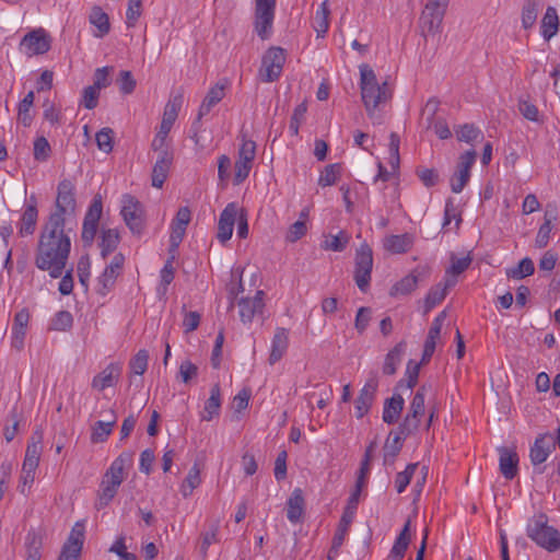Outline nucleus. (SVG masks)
Listing matches in <instances>:
<instances>
[{
	"instance_id": "nucleus-1",
	"label": "nucleus",
	"mask_w": 560,
	"mask_h": 560,
	"mask_svg": "<svg viewBox=\"0 0 560 560\" xmlns=\"http://www.w3.org/2000/svg\"><path fill=\"white\" fill-rule=\"evenodd\" d=\"M72 229L66 230V224L59 219H46L42 225L35 250L34 264L42 271H47L54 278L63 273L71 252Z\"/></svg>"
},
{
	"instance_id": "nucleus-2",
	"label": "nucleus",
	"mask_w": 560,
	"mask_h": 560,
	"mask_svg": "<svg viewBox=\"0 0 560 560\" xmlns=\"http://www.w3.org/2000/svg\"><path fill=\"white\" fill-rule=\"evenodd\" d=\"M360 77L362 102L368 115L373 117L375 109L383 103H386L392 97V94L387 82L385 81L380 84L373 69L369 65L360 66Z\"/></svg>"
},
{
	"instance_id": "nucleus-3",
	"label": "nucleus",
	"mask_w": 560,
	"mask_h": 560,
	"mask_svg": "<svg viewBox=\"0 0 560 560\" xmlns=\"http://www.w3.org/2000/svg\"><path fill=\"white\" fill-rule=\"evenodd\" d=\"M526 533L538 546L550 552L560 549V533L548 525V518L545 514L532 518L527 524Z\"/></svg>"
},
{
	"instance_id": "nucleus-4",
	"label": "nucleus",
	"mask_w": 560,
	"mask_h": 560,
	"mask_svg": "<svg viewBox=\"0 0 560 560\" xmlns=\"http://www.w3.org/2000/svg\"><path fill=\"white\" fill-rule=\"evenodd\" d=\"M77 209L75 187L70 179H62L57 186V197L55 201V210L47 219L58 218L61 223L66 224L67 218L74 215Z\"/></svg>"
},
{
	"instance_id": "nucleus-5",
	"label": "nucleus",
	"mask_w": 560,
	"mask_h": 560,
	"mask_svg": "<svg viewBox=\"0 0 560 560\" xmlns=\"http://www.w3.org/2000/svg\"><path fill=\"white\" fill-rule=\"evenodd\" d=\"M254 30L260 39H269L272 35L277 0H254Z\"/></svg>"
},
{
	"instance_id": "nucleus-6",
	"label": "nucleus",
	"mask_w": 560,
	"mask_h": 560,
	"mask_svg": "<svg viewBox=\"0 0 560 560\" xmlns=\"http://www.w3.org/2000/svg\"><path fill=\"white\" fill-rule=\"evenodd\" d=\"M372 270L373 252L369 244L363 243L357 249L353 271L354 282L363 293H366L370 288Z\"/></svg>"
},
{
	"instance_id": "nucleus-7",
	"label": "nucleus",
	"mask_w": 560,
	"mask_h": 560,
	"mask_svg": "<svg viewBox=\"0 0 560 560\" xmlns=\"http://www.w3.org/2000/svg\"><path fill=\"white\" fill-rule=\"evenodd\" d=\"M448 3L450 0L428 1L420 16V26L423 33L436 34L441 31Z\"/></svg>"
},
{
	"instance_id": "nucleus-8",
	"label": "nucleus",
	"mask_w": 560,
	"mask_h": 560,
	"mask_svg": "<svg viewBox=\"0 0 560 560\" xmlns=\"http://www.w3.org/2000/svg\"><path fill=\"white\" fill-rule=\"evenodd\" d=\"M183 93H178L172 96V98L166 103L163 113V118L160 125V130L158 131L151 143L152 149H159L165 144L167 135L171 131L172 126L178 116V112L183 105Z\"/></svg>"
},
{
	"instance_id": "nucleus-9",
	"label": "nucleus",
	"mask_w": 560,
	"mask_h": 560,
	"mask_svg": "<svg viewBox=\"0 0 560 560\" xmlns=\"http://www.w3.org/2000/svg\"><path fill=\"white\" fill-rule=\"evenodd\" d=\"M121 202L120 213L126 225L133 234L141 235L145 226L143 206L136 197L128 194L122 196Z\"/></svg>"
},
{
	"instance_id": "nucleus-10",
	"label": "nucleus",
	"mask_w": 560,
	"mask_h": 560,
	"mask_svg": "<svg viewBox=\"0 0 560 560\" xmlns=\"http://www.w3.org/2000/svg\"><path fill=\"white\" fill-rule=\"evenodd\" d=\"M556 450V442L552 434L539 433L534 444L529 450V459L532 465L534 466L535 472L542 474L546 469L545 466H541L549 457V455Z\"/></svg>"
},
{
	"instance_id": "nucleus-11",
	"label": "nucleus",
	"mask_w": 560,
	"mask_h": 560,
	"mask_svg": "<svg viewBox=\"0 0 560 560\" xmlns=\"http://www.w3.org/2000/svg\"><path fill=\"white\" fill-rule=\"evenodd\" d=\"M285 61L284 49L281 47H271L262 57L260 77L264 82H273L278 80L282 72Z\"/></svg>"
},
{
	"instance_id": "nucleus-12",
	"label": "nucleus",
	"mask_w": 560,
	"mask_h": 560,
	"mask_svg": "<svg viewBox=\"0 0 560 560\" xmlns=\"http://www.w3.org/2000/svg\"><path fill=\"white\" fill-rule=\"evenodd\" d=\"M255 155L256 143L252 140H244L238 150V158L234 164V185L242 184L248 177Z\"/></svg>"
},
{
	"instance_id": "nucleus-13",
	"label": "nucleus",
	"mask_w": 560,
	"mask_h": 560,
	"mask_svg": "<svg viewBox=\"0 0 560 560\" xmlns=\"http://www.w3.org/2000/svg\"><path fill=\"white\" fill-rule=\"evenodd\" d=\"M51 46L50 36L44 28L28 32L20 43V49L27 56L46 54Z\"/></svg>"
},
{
	"instance_id": "nucleus-14",
	"label": "nucleus",
	"mask_w": 560,
	"mask_h": 560,
	"mask_svg": "<svg viewBox=\"0 0 560 560\" xmlns=\"http://www.w3.org/2000/svg\"><path fill=\"white\" fill-rule=\"evenodd\" d=\"M103 211L101 197H95L90 205L82 226L81 238L85 246H91L97 232L98 221Z\"/></svg>"
},
{
	"instance_id": "nucleus-15",
	"label": "nucleus",
	"mask_w": 560,
	"mask_h": 560,
	"mask_svg": "<svg viewBox=\"0 0 560 560\" xmlns=\"http://www.w3.org/2000/svg\"><path fill=\"white\" fill-rule=\"evenodd\" d=\"M378 388V380L375 374H372L364 386L360 389L358 397L354 400L355 417L363 418L369 413L376 396Z\"/></svg>"
},
{
	"instance_id": "nucleus-16",
	"label": "nucleus",
	"mask_w": 560,
	"mask_h": 560,
	"mask_svg": "<svg viewBox=\"0 0 560 560\" xmlns=\"http://www.w3.org/2000/svg\"><path fill=\"white\" fill-rule=\"evenodd\" d=\"M125 262V256L117 253L110 264L104 269L103 273L97 279V293L106 295L115 285L116 279L119 276Z\"/></svg>"
},
{
	"instance_id": "nucleus-17",
	"label": "nucleus",
	"mask_w": 560,
	"mask_h": 560,
	"mask_svg": "<svg viewBox=\"0 0 560 560\" xmlns=\"http://www.w3.org/2000/svg\"><path fill=\"white\" fill-rule=\"evenodd\" d=\"M430 276L428 267H417L409 275L397 281L389 291L390 296L407 295L416 290L418 282Z\"/></svg>"
},
{
	"instance_id": "nucleus-18",
	"label": "nucleus",
	"mask_w": 560,
	"mask_h": 560,
	"mask_svg": "<svg viewBox=\"0 0 560 560\" xmlns=\"http://www.w3.org/2000/svg\"><path fill=\"white\" fill-rule=\"evenodd\" d=\"M191 220V211L188 207H180L172 221L170 235V252H176L182 243L187 225Z\"/></svg>"
},
{
	"instance_id": "nucleus-19",
	"label": "nucleus",
	"mask_w": 560,
	"mask_h": 560,
	"mask_svg": "<svg viewBox=\"0 0 560 560\" xmlns=\"http://www.w3.org/2000/svg\"><path fill=\"white\" fill-rule=\"evenodd\" d=\"M265 292L261 290L256 291L254 298L240 299L238 315L244 324L252 323L255 315L261 314L265 307L264 302Z\"/></svg>"
},
{
	"instance_id": "nucleus-20",
	"label": "nucleus",
	"mask_w": 560,
	"mask_h": 560,
	"mask_svg": "<svg viewBox=\"0 0 560 560\" xmlns=\"http://www.w3.org/2000/svg\"><path fill=\"white\" fill-rule=\"evenodd\" d=\"M238 212L235 202L228 203L220 214L218 223V238L222 243L229 241L233 234L234 222Z\"/></svg>"
},
{
	"instance_id": "nucleus-21",
	"label": "nucleus",
	"mask_w": 560,
	"mask_h": 560,
	"mask_svg": "<svg viewBox=\"0 0 560 560\" xmlns=\"http://www.w3.org/2000/svg\"><path fill=\"white\" fill-rule=\"evenodd\" d=\"M28 319L30 314L25 308L18 312L14 316L11 346L18 351H21L24 347Z\"/></svg>"
},
{
	"instance_id": "nucleus-22",
	"label": "nucleus",
	"mask_w": 560,
	"mask_h": 560,
	"mask_svg": "<svg viewBox=\"0 0 560 560\" xmlns=\"http://www.w3.org/2000/svg\"><path fill=\"white\" fill-rule=\"evenodd\" d=\"M42 433L36 431L27 444L25 458L22 466L23 470L35 471L38 467L42 454Z\"/></svg>"
},
{
	"instance_id": "nucleus-23",
	"label": "nucleus",
	"mask_w": 560,
	"mask_h": 560,
	"mask_svg": "<svg viewBox=\"0 0 560 560\" xmlns=\"http://www.w3.org/2000/svg\"><path fill=\"white\" fill-rule=\"evenodd\" d=\"M357 508H358V505H354V508L351 509L350 498H349L347 506L345 508L343 514L340 520L339 529L332 538V545L328 552L329 560H331L337 555L339 547L342 545L345 530L347 529L349 524L352 522L353 516L357 511Z\"/></svg>"
},
{
	"instance_id": "nucleus-24",
	"label": "nucleus",
	"mask_w": 560,
	"mask_h": 560,
	"mask_svg": "<svg viewBox=\"0 0 560 560\" xmlns=\"http://www.w3.org/2000/svg\"><path fill=\"white\" fill-rule=\"evenodd\" d=\"M499 454L500 472L505 479L512 480L517 475L518 455L508 447H501Z\"/></svg>"
},
{
	"instance_id": "nucleus-25",
	"label": "nucleus",
	"mask_w": 560,
	"mask_h": 560,
	"mask_svg": "<svg viewBox=\"0 0 560 560\" xmlns=\"http://www.w3.org/2000/svg\"><path fill=\"white\" fill-rule=\"evenodd\" d=\"M121 373V366L118 363L108 364L102 372L94 376L92 387L97 390H104L114 386Z\"/></svg>"
},
{
	"instance_id": "nucleus-26",
	"label": "nucleus",
	"mask_w": 560,
	"mask_h": 560,
	"mask_svg": "<svg viewBox=\"0 0 560 560\" xmlns=\"http://www.w3.org/2000/svg\"><path fill=\"white\" fill-rule=\"evenodd\" d=\"M305 508V500L301 488H295L287 502V517L292 524L302 521Z\"/></svg>"
},
{
	"instance_id": "nucleus-27",
	"label": "nucleus",
	"mask_w": 560,
	"mask_h": 560,
	"mask_svg": "<svg viewBox=\"0 0 560 560\" xmlns=\"http://www.w3.org/2000/svg\"><path fill=\"white\" fill-rule=\"evenodd\" d=\"M37 219L38 210L36 199L32 196L22 214L19 234L21 236L32 235L35 232Z\"/></svg>"
},
{
	"instance_id": "nucleus-28",
	"label": "nucleus",
	"mask_w": 560,
	"mask_h": 560,
	"mask_svg": "<svg viewBox=\"0 0 560 560\" xmlns=\"http://www.w3.org/2000/svg\"><path fill=\"white\" fill-rule=\"evenodd\" d=\"M132 452H122L114 462L110 464L109 468L106 470L104 477L110 479V481H116L117 483H122L125 479V467L132 463Z\"/></svg>"
},
{
	"instance_id": "nucleus-29",
	"label": "nucleus",
	"mask_w": 560,
	"mask_h": 560,
	"mask_svg": "<svg viewBox=\"0 0 560 560\" xmlns=\"http://www.w3.org/2000/svg\"><path fill=\"white\" fill-rule=\"evenodd\" d=\"M289 346V332L283 327H278L276 329L275 336L272 338L271 351L269 355V363L273 365L278 362L283 354L287 352Z\"/></svg>"
},
{
	"instance_id": "nucleus-30",
	"label": "nucleus",
	"mask_w": 560,
	"mask_h": 560,
	"mask_svg": "<svg viewBox=\"0 0 560 560\" xmlns=\"http://www.w3.org/2000/svg\"><path fill=\"white\" fill-rule=\"evenodd\" d=\"M410 527H411V520L408 518L400 530L399 535L396 537L394 545L392 547L389 557L393 560H402L406 553V550L408 549V546L411 540L410 535Z\"/></svg>"
},
{
	"instance_id": "nucleus-31",
	"label": "nucleus",
	"mask_w": 560,
	"mask_h": 560,
	"mask_svg": "<svg viewBox=\"0 0 560 560\" xmlns=\"http://www.w3.org/2000/svg\"><path fill=\"white\" fill-rule=\"evenodd\" d=\"M405 400L400 394H394L384 402L383 421L387 424L397 422L404 409Z\"/></svg>"
},
{
	"instance_id": "nucleus-32",
	"label": "nucleus",
	"mask_w": 560,
	"mask_h": 560,
	"mask_svg": "<svg viewBox=\"0 0 560 560\" xmlns=\"http://www.w3.org/2000/svg\"><path fill=\"white\" fill-rule=\"evenodd\" d=\"M90 23L96 28L93 35L97 38H103L110 31V23L107 13L103 11V9L98 5H94L91 9V13L89 15Z\"/></svg>"
},
{
	"instance_id": "nucleus-33",
	"label": "nucleus",
	"mask_w": 560,
	"mask_h": 560,
	"mask_svg": "<svg viewBox=\"0 0 560 560\" xmlns=\"http://www.w3.org/2000/svg\"><path fill=\"white\" fill-rule=\"evenodd\" d=\"M413 245L412 235L405 233L400 235H390L384 242V248L393 254H405Z\"/></svg>"
},
{
	"instance_id": "nucleus-34",
	"label": "nucleus",
	"mask_w": 560,
	"mask_h": 560,
	"mask_svg": "<svg viewBox=\"0 0 560 560\" xmlns=\"http://www.w3.org/2000/svg\"><path fill=\"white\" fill-rule=\"evenodd\" d=\"M541 35L545 40L549 42L559 30V16L556 8L548 7L542 16L540 24Z\"/></svg>"
},
{
	"instance_id": "nucleus-35",
	"label": "nucleus",
	"mask_w": 560,
	"mask_h": 560,
	"mask_svg": "<svg viewBox=\"0 0 560 560\" xmlns=\"http://www.w3.org/2000/svg\"><path fill=\"white\" fill-rule=\"evenodd\" d=\"M406 351V342H398L385 357L383 364V373L385 375H394L398 365L401 362L402 355Z\"/></svg>"
},
{
	"instance_id": "nucleus-36",
	"label": "nucleus",
	"mask_w": 560,
	"mask_h": 560,
	"mask_svg": "<svg viewBox=\"0 0 560 560\" xmlns=\"http://www.w3.org/2000/svg\"><path fill=\"white\" fill-rule=\"evenodd\" d=\"M221 407V389L219 384H214L210 390V397L205 402L202 420L210 421L218 416Z\"/></svg>"
},
{
	"instance_id": "nucleus-37",
	"label": "nucleus",
	"mask_w": 560,
	"mask_h": 560,
	"mask_svg": "<svg viewBox=\"0 0 560 560\" xmlns=\"http://www.w3.org/2000/svg\"><path fill=\"white\" fill-rule=\"evenodd\" d=\"M26 559L40 560L43 548V536L35 529L27 532L25 537Z\"/></svg>"
},
{
	"instance_id": "nucleus-38",
	"label": "nucleus",
	"mask_w": 560,
	"mask_h": 560,
	"mask_svg": "<svg viewBox=\"0 0 560 560\" xmlns=\"http://www.w3.org/2000/svg\"><path fill=\"white\" fill-rule=\"evenodd\" d=\"M120 485L121 483H117L116 481H110V479L103 477V480L100 485V490H98V500L96 503L97 509L105 508L109 504V502L116 495Z\"/></svg>"
},
{
	"instance_id": "nucleus-39",
	"label": "nucleus",
	"mask_w": 560,
	"mask_h": 560,
	"mask_svg": "<svg viewBox=\"0 0 560 560\" xmlns=\"http://www.w3.org/2000/svg\"><path fill=\"white\" fill-rule=\"evenodd\" d=\"M110 413L113 418L108 421H96L94 425L92 427V433H91V442L92 443H103L105 442L108 436L110 435L113 428L116 424V416L114 415V411L110 410Z\"/></svg>"
},
{
	"instance_id": "nucleus-40",
	"label": "nucleus",
	"mask_w": 560,
	"mask_h": 560,
	"mask_svg": "<svg viewBox=\"0 0 560 560\" xmlns=\"http://www.w3.org/2000/svg\"><path fill=\"white\" fill-rule=\"evenodd\" d=\"M119 233L116 229L103 230L101 234L100 248L102 258H106L116 250L119 244Z\"/></svg>"
},
{
	"instance_id": "nucleus-41",
	"label": "nucleus",
	"mask_w": 560,
	"mask_h": 560,
	"mask_svg": "<svg viewBox=\"0 0 560 560\" xmlns=\"http://www.w3.org/2000/svg\"><path fill=\"white\" fill-rule=\"evenodd\" d=\"M431 388V385L423 384L421 385L418 390L416 392L411 402H410V410L407 413V416L419 419L424 413V400H425V394L428 389Z\"/></svg>"
},
{
	"instance_id": "nucleus-42",
	"label": "nucleus",
	"mask_w": 560,
	"mask_h": 560,
	"mask_svg": "<svg viewBox=\"0 0 560 560\" xmlns=\"http://www.w3.org/2000/svg\"><path fill=\"white\" fill-rule=\"evenodd\" d=\"M369 472H370V464H368L366 460H362L360 469H359V475H358V478L355 481V488L349 497L351 509H353L354 505L359 504L361 491H362V488L366 483V476L369 475Z\"/></svg>"
},
{
	"instance_id": "nucleus-43",
	"label": "nucleus",
	"mask_w": 560,
	"mask_h": 560,
	"mask_svg": "<svg viewBox=\"0 0 560 560\" xmlns=\"http://www.w3.org/2000/svg\"><path fill=\"white\" fill-rule=\"evenodd\" d=\"M539 0H525L522 8V26L528 30L537 20Z\"/></svg>"
},
{
	"instance_id": "nucleus-44",
	"label": "nucleus",
	"mask_w": 560,
	"mask_h": 560,
	"mask_svg": "<svg viewBox=\"0 0 560 560\" xmlns=\"http://www.w3.org/2000/svg\"><path fill=\"white\" fill-rule=\"evenodd\" d=\"M220 528V521H213L209 524L207 532L201 533L200 555L205 559L208 555V549L211 544L218 541V532Z\"/></svg>"
},
{
	"instance_id": "nucleus-45",
	"label": "nucleus",
	"mask_w": 560,
	"mask_h": 560,
	"mask_svg": "<svg viewBox=\"0 0 560 560\" xmlns=\"http://www.w3.org/2000/svg\"><path fill=\"white\" fill-rule=\"evenodd\" d=\"M393 431L389 433L385 445H384V460L385 463L388 462L390 458L392 462L396 458V456L400 453L404 440L400 435H393Z\"/></svg>"
},
{
	"instance_id": "nucleus-46",
	"label": "nucleus",
	"mask_w": 560,
	"mask_h": 560,
	"mask_svg": "<svg viewBox=\"0 0 560 560\" xmlns=\"http://www.w3.org/2000/svg\"><path fill=\"white\" fill-rule=\"evenodd\" d=\"M534 271H535V266H534L533 260L528 257H525L518 262L517 267L508 269L506 276L509 278L520 280L525 277L532 276L534 273Z\"/></svg>"
},
{
	"instance_id": "nucleus-47",
	"label": "nucleus",
	"mask_w": 560,
	"mask_h": 560,
	"mask_svg": "<svg viewBox=\"0 0 560 560\" xmlns=\"http://www.w3.org/2000/svg\"><path fill=\"white\" fill-rule=\"evenodd\" d=\"M455 132L458 141H464L467 143H471L478 138H482L481 130L475 127L472 124L460 125L455 129Z\"/></svg>"
},
{
	"instance_id": "nucleus-48",
	"label": "nucleus",
	"mask_w": 560,
	"mask_h": 560,
	"mask_svg": "<svg viewBox=\"0 0 560 560\" xmlns=\"http://www.w3.org/2000/svg\"><path fill=\"white\" fill-rule=\"evenodd\" d=\"M200 481V470L198 466L195 464L189 469L187 477L183 481V485L180 487L182 494L185 498L190 495L192 491L199 486Z\"/></svg>"
},
{
	"instance_id": "nucleus-49",
	"label": "nucleus",
	"mask_w": 560,
	"mask_h": 560,
	"mask_svg": "<svg viewBox=\"0 0 560 560\" xmlns=\"http://www.w3.org/2000/svg\"><path fill=\"white\" fill-rule=\"evenodd\" d=\"M418 466V463L408 464L404 471H400L396 475L395 488L398 493H402L406 490Z\"/></svg>"
},
{
	"instance_id": "nucleus-50",
	"label": "nucleus",
	"mask_w": 560,
	"mask_h": 560,
	"mask_svg": "<svg viewBox=\"0 0 560 560\" xmlns=\"http://www.w3.org/2000/svg\"><path fill=\"white\" fill-rule=\"evenodd\" d=\"M149 352L144 349L139 350L129 361V368L132 374L142 375L148 369Z\"/></svg>"
},
{
	"instance_id": "nucleus-51",
	"label": "nucleus",
	"mask_w": 560,
	"mask_h": 560,
	"mask_svg": "<svg viewBox=\"0 0 560 560\" xmlns=\"http://www.w3.org/2000/svg\"><path fill=\"white\" fill-rule=\"evenodd\" d=\"M97 148L105 152L109 153L113 151L114 147V130L109 127L102 128L95 136Z\"/></svg>"
},
{
	"instance_id": "nucleus-52",
	"label": "nucleus",
	"mask_w": 560,
	"mask_h": 560,
	"mask_svg": "<svg viewBox=\"0 0 560 560\" xmlns=\"http://www.w3.org/2000/svg\"><path fill=\"white\" fill-rule=\"evenodd\" d=\"M340 170L339 163L326 165L318 178V185L322 187L334 185L340 175Z\"/></svg>"
},
{
	"instance_id": "nucleus-53",
	"label": "nucleus",
	"mask_w": 560,
	"mask_h": 560,
	"mask_svg": "<svg viewBox=\"0 0 560 560\" xmlns=\"http://www.w3.org/2000/svg\"><path fill=\"white\" fill-rule=\"evenodd\" d=\"M447 292L442 283L432 287L425 296V312L432 310L435 305L440 304L446 296Z\"/></svg>"
},
{
	"instance_id": "nucleus-54",
	"label": "nucleus",
	"mask_w": 560,
	"mask_h": 560,
	"mask_svg": "<svg viewBox=\"0 0 560 560\" xmlns=\"http://www.w3.org/2000/svg\"><path fill=\"white\" fill-rule=\"evenodd\" d=\"M328 15L329 9L327 5V1H324L316 11L315 16V31L317 32L318 36L324 35L328 31Z\"/></svg>"
},
{
	"instance_id": "nucleus-55",
	"label": "nucleus",
	"mask_w": 560,
	"mask_h": 560,
	"mask_svg": "<svg viewBox=\"0 0 560 560\" xmlns=\"http://www.w3.org/2000/svg\"><path fill=\"white\" fill-rule=\"evenodd\" d=\"M51 147L48 140L44 136L37 137L34 141V159L38 162H45L49 159Z\"/></svg>"
},
{
	"instance_id": "nucleus-56",
	"label": "nucleus",
	"mask_w": 560,
	"mask_h": 560,
	"mask_svg": "<svg viewBox=\"0 0 560 560\" xmlns=\"http://www.w3.org/2000/svg\"><path fill=\"white\" fill-rule=\"evenodd\" d=\"M73 317L68 311H59L51 320V329L66 331L72 327Z\"/></svg>"
},
{
	"instance_id": "nucleus-57",
	"label": "nucleus",
	"mask_w": 560,
	"mask_h": 560,
	"mask_svg": "<svg viewBox=\"0 0 560 560\" xmlns=\"http://www.w3.org/2000/svg\"><path fill=\"white\" fill-rule=\"evenodd\" d=\"M420 425L419 419H413L406 415L404 421L398 425L397 430L393 433V435H400L402 440L412 434L418 430Z\"/></svg>"
},
{
	"instance_id": "nucleus-58",
	"label": "nucleus",
	"mask_w": 560,
	"mask_h": 560,
	"mask_svg": "<svg viewBox=\"0 0 560 560\" xmlns=\"http://www.w3.org/2000/svg\"><path fill=\"white\" fill-rule=\"evenodd\" d=\"M307 110L306 103L303 102L299 104L291 116L290 125H289V131L292 136L299 135V128L300 124L303 121L305 113Z\"/></svg>"
},
{
	"instance_id": "nucleus-59",
	"label": "nucleus",
	"mask_w": 560,
	"mask_h": 560,
	"mask_svg": "<svg viewBox=\"0 0 560 560\" xmlns=\"http://www.w3.org/2000/svg\"><path fill=\"white\" fill-rule=\"evenodd\" d=\"M171 165L168 164H160L155 162L152 170L151 180L152 186L155 188H162L164 182L167 178Z\"/></svg>"
},
{
	"instance_id": "nucleus-60",
	"label": "nucleus",
	"mask_w": 560,
	"mask_h": 560,
	"mask_svg": "<svg viewBox=\"0 0 560 560\" xmlns=\"http://www.w3.org/2000/svg\"><path fill=\"white\" fill-rule=\"evenodd\" d=\"M472 258L467 255L462 258H457L454 255L451 258V267L446 270V276H458L463 273L470 266Z\"/></svg>"
},
{
	"instance_id": "nucleus-61",
	"label": "nucleus",
	"mask_w": 560,
	"mask_h": 560,
	"mask_svg": "<svg viewBox=\"0 0 560 560\" xmlns=\"http://www.w3.org/2000/svg\"><path fill=\"white\" fill-rule=\"evenodd\" d=\"M416 175L428 188L435 186L440 180L439 173L434 168L417 167Z\"/></svg>"
},
{
	"instance_id": "nucleus-62",
	"label": "nucleus",
	"mask_w": 560,
	"mask_h": 560,
	"mask_svg": "<svg viewBox=\"0 0 560 560\" xmlns=\"http://www.w3.org/2000/svg\"><path fill=\"white\" fill-rule=\"evenodd\" d=\"M142 0H128V8L126 12L127 26L133 27L136 22L141 15Z\"/></svg>"
},
{
	"instance_id": "nucleus-63",
	"label": "nucleus",
	"mask_w": 560,
	"mask_h": 560,
	"mask_svg": "<svg viewBox=\"0 0 560 560\" xmlns=\"http://www.w3.org/2000/svg\"><path fill=\"white\" fill-rule=\"evenodd\" d=\"M109 552L116 553L121 560H138L135 553L128 552L125 537L119 536L109 548Z\"/></svg>"
},
{
	"instance_id": "nucleus-64",
	"label": "nucleus",
	"mask_w": 560,
	"mask_h": 560,
	"mask_svg": "<svg viewBox=\"0 0 560 560\" xmlns=\"http://www.w3.org/2000/svg\"><path fill=\"white\" fill-rule=\"evenodd\" d=\"M82 551V547L75 542L65 541L58 560H77Z\"/></svg>"
}]
</instances>
